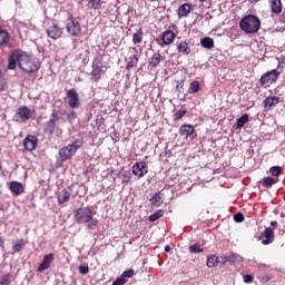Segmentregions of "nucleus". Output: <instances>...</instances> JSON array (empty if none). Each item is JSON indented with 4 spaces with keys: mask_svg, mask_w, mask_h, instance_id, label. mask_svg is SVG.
Segmentation results:
<instances>
[{
    "mask_svg": "<svg viewBox=\"0 0 285 285\" xmlns=\"http://www.w3.org/2000/svg\"><path fill=\"white\" fill-rule=\"evenodd\" d=\"M17 63L23 72L32 73L38 72V70L41 68V61L38 60V58H35L28 52L23 50H13L8 58V69L14 70L17 68Z\"/></svg>",
    "mask_w": 285,
    "mask_h": 285,
    "instance_id": "obj_1",
    "label": "nucleus"
},
{
    "mask_svg": "<svg viewBox=\"0 0 285 285\" xmlns=\"http://www.w3.org/2000/svg\"><path fill=\"white\" fill-rule=\"evenodd\" d=\"M75 219L78 224H86L88 230H95L99 225V219L92 217V209L89 207L78 208L75 214Z\"/></svg>",
    "mask_w": 285,
    "mask_h": 285,
    "instance_id": "obj_2",
    "label": "nucleus"
},
{
    "mask_svg": "<svg viewBox=\"0 0 285 285\" xmlns=\"http://www.w3.org/2000/svg\"><path fill=\"white\" fill-rule=\"evenodd\" d=\"M239 28L246 35H255L262 28V21L255 14H247L239 21Z\"/></svg>",
    "mask_w": 285,
    "mask_h": 285,
    "instance_id": "obj_3",
    "label": "nucleus"
},
{
    "mask_svg": "<svg viewBox=\"0 0 285 285\" xmlns=\"http://www.w3.org/2000/svg\"><path fill=\"white\" fill-rule=\"evenodd\" d=\"M79 148H81V140H76L72 144L60 148L59 157L61 161H69L72 159V157L77 155V150H79Z\"/></svg>",
    "mask_w": 285,
    "mask_h": 285,
    "instance_id": "obj_4",
    "label": "nucleus"
},
{
    "mask_svg": "<svg viewBox=\"0 0 285 285\" xmlns=\"http://www.w3.org/2000/svg\"><path fill=\"white\" fill-rule=\"evenodd\" d=\"M66 29L71 37H79L81 35V23L77 21V18L69 16L66 22Z\"/></svg>",
    "mask_w": 285,
    "mask_h": 285,
    "instance_id": "obj_5",
    "label": "nucleus"
},
{
    "mask_svg": "<svg viewBox=\"0 0 285 285\" xmlns=\"http://www.w3.org/2000/svg\"><path fill=\"white\" fill-rule=\"evenodd\" d=\"M13 119L19 124H26V121H29V119H32V112L27 106H21L17 109Z\"/></svg>",
    "mask_w": 285,
    "mask_h": 285,
    "instance_id": "obj_6",
    "label": "nucleus"
},
{
    "mask_svg": "<svg viewBox=\"0 0 285 285\" xmlns=\"http://www.w3.org/2000/svg\"><path fill=\"white\" fill-rule=\"evenodd\" d=\"M279 75H282V71H278L277 69L267 71L261 77L262 86H266V83H273V81H277V79H279Z\"/></svg>",
    "mask_w": 285,
    "mask_h": 285,
    "instance_id": "obj_7",
    "label": "nucleus"
},
{
    "mask_svg": "<svg viewBox=\"0 0 285 285\" xmlns=\"http://www.w3.org/2000/svg\"><path fill=\"white\" fill-rule=\"evenodd\" d=\"M130 56L125 59L127 62L126 70H130L139 63V53H137V48H130L129 49Z\"/></svg>",
    "mask_w": 285,
    "mask_h": 285,
    "instance_id": "obj_8",
    "label": "nucleus"
},
{
    "mask_svg": "<svg viewBox=\"0 0 285 285\" xmlns=\"http://www.w3.org/2000/svg\"><path fill=\"white\" fill-rule=\"evenodd\" d=\"M62 36H63V28L58 27V24H51L50 27H48L47 37H49L50 39H53L55 41H57V39H61Z\"/></svg>",
    "mask_w": 285,
    "mask_h": 285,
    "instance_id": "obj_9",
    "label": "nucleus"
},
{
    "mask_svg": "<svg viewBox=\"0 0 285 285\" xmlns=\"http://www.w3.org/2000/svg\"><path fill=\"white\" fill-rule=\"evenodd\" d=\"M67 97H68V104L70 108H79L80 106V101H79V94H77L76 89H69L66 92Z\"/></svg>",
    "mask_w": 285,
    "mask_h": 285,
    "instance_id": "obj_10",
    "label": "nucleus"
},
{
    "mask_svg": "<svg viewBox=\"0 0 285 285\" xmlns=\"http://www.w3.org/2000/svg\"><path fill=\"white\" fill-rule=\"evenodd\" d=\"M265 238V239H264ZM259 239L262 240L263 246H268V244H273L275 239V232L273 228L267 227L265 230L261 234Z\"/></svg>",
    "mask_w": 285,
    "mask_h": 285,
    "instance_id": "obj_11",
    "label": "nucleus"
},
{
    "mask_svg": "<svg viewBox=\"0 0 285 285\" xmlns=\"http://www.w3.org/2000/svg\"><path fill=\"white\" fill-rule=\"evenodd\" d=\"M132 174L136 175V177H138L139 179H141L144 175H148V165H146V163L144 161L136 163L132 166Z\"/></svg>",
    "mask_w": 285,
    "mask_h": 285,
    "instance_id": "obj_12",
    "label": "nucleus"
},
{
    "mask_svg": "<svg viewBox=\"0 0 285 285\" xmlns=\"http://www.w3.org/2000/svg\"><path fill=\"white\" fill-rule=\"evenodd\" d=\"M235 262H244V258L239 256V254L235 253L220 256V266H226V264H235Z\"/></svg>",
    "mask_w": 285,
    "mask_h": 285,
    "instance_id": "obj_13",
    "label": "nucleus"
},
{
    "mask_svg": "<svg viewBox=\"0 0 285 285\" xmlns=\"http://www.w3.org/2000/svg\"><path fill=\"white\" fill-rule=\"evenodd\" d=\"M39 144V138L37 136L28 135L23 140L24 149L29 153H32L35 148H37V145Z\"/></svg>",
    "mask_w": 285,
    "mask_h": 285,
    "instance_id": "obj_14",
    "label": "nucleus"
},
{
    "mask_svg": "<svg viewBox=\"0 0 285 285\" xmlns=\"http://www.w3.org/2000/svg\"><path fill=\"white\" fill-rule=\"evenodd\" d=\"M55 262V254H47L43 256L42 262L38 266L37 271L38 273H43V271H48L50 268V265Z\"/></svg>",
    "mask_w": 285,
    "mask_h": 285,
    "instance_id": "obj_15",
    "label": "nucleus"
},
{
    "mask_svg": "<svg viewBox=\"0 0 285 285\" xmlns=\"http://www.w3.org/2000/svg\"><path fill=\"white\" fill-rule=\"evenodd\" d=\"M72 193V187H67L63 189V191H60L58 194V204H66L70 202V195Z\"/></svg>",
    "mask_w": 285,
    "mask_h": 285,
    "instance_id": "obj_16",
    "label": "nucleus"
},
{
    "mask_svg": "<svg viewBox=\"0 0 285 285\" xmlns=\"http://www.w3.org/2000/svg\"><path fill=\"white\" fill-rule=\"evenodd\" d=\"M175 37H177V35L173 32V30H166L165 32H163L161 41L164 46H170V43L175 41Z\"/></svg>",
    "mask_w": 285,
    "mask_h": 285,
    "instance_id": "obj_17",
    "label": "nucleus"
},
{
    "mask_svg": "<svg viewBox=\"0 0 285 285\" xmlns=\"http://www.w3.org/2000/svg\"><path fill=\"white\" fill-rule=\"evenodd\" d=\"M191 10H193V4L190 3L181 4L177 10L178 19H181L183 17H188Z\"/></svg>",
    "mask_w": 285,
    "mask_h": 285,
    "instance_id": "obj_18",
    "label": "nucleus"
},
{
    "mask_svg": "<svg viewBox=\"0 0 285 285\" xmlns=\"http://www.w3.org/2000/svg\"><path fill=\"white\" fill-rule=\"evenodd\" d=\"M263 104L267 110H273V108L279 104V97H267L264 99Z\"/></svg>",
    "mask_w": 285,
    "mask_h": 285,
    "instance_id": "obj_19",
    "label": "nucleus"
},
{
    "mask_svg": "<svg viewBox=\"0 0 285 285\" xmlns=\"http://www.w3.org/2000/svg\"><path fill=\"white\" fill-rule=\"evenodd\" d=\"M9 189L11 190V193H13V195H22L23 190H26L23 184L19 181H11L9 185Z\"/></svg>",
    "mask_w": 285,
    "mask_h": 285,
    "instance_id": "obj_20",
    "label": "nucleus"
},
{
    "mask_svg": "<svg viewBox=\"0 0 285 285\" xmlns=\"http://www.w3.org/2000/svg\"><path fill=\"white\" fill-rule=\"evenodd\" d=\"M179 132L181 137H190V135L195 134V127L193 125H181L179 128Z\"/></svg>",
    "mask_w": 285,
    "mask_h": 285,
    "instance_id": "obj_21",
    "label": "nucleus"
},
{
    "mask_svg": "<svg viewBox=\"0 0 285 285\" xmlns=\"http://www.w3.org/2000/svg\"><path fill=\"white\" fill-rule=\"evenodd\" d=\"M10 45V33L8 30H0V48H6Z\"/></svg>",
    "mask_w": 285,
    "mask_h": 285,
    "instance_id": "obj_22",
    "label": "nucleus"
},
{
    "mask_svg": "<svg viewBox=\"0 0 285 285\" xmlns=\"http://www.w3.org/2000/svg\"><path fill=\"white\" fill-rule=\"evenodd\" d=\"M57 128H58V126L55 120H48L45 124V132H46V135H49V137H52V135H55V130H57Z\"/></svg>",
    "mask_w": 285,
    "mask_h": 285,
    "instance_id": "obj_23",
    "label": "nucleus"
},
{
    "mask_svg": "<svg viewBox=\"0 0 285 285\" xmlns=\"http://www.w3.org/2000/svg\"><path fill=\"white\" fill-rule=\"evenodd\" d=\"M207 266L208 268H215V266H222V257H217L216 255L207 256Z\"/></svg>",
    "mask_w": 285,
    "mask_h": 285,
    "instance_id": "obj_24",
    "label": "nucleus"
},
{
    "mask_svg": "<svg viewBox=\"0 0 285 285\" xmlns=\"http://www.w3.org/2000/svg\"><path fill=\"white\" fill-rule=\"evenodd\" d=\"M200 46L206 50H213V48H215V40L210 37H204L200 39Z\"/></svg>",
    "mask_w": 285,
    "mask_h": 285,
    "instance_id": "obj_25",
    "label": "nucleus"
},
{
    "mask_svg": "<svg viewBox=\"0 0 285 285\" xmlns=\"http://www.w3.org/2000/svg\"><path fill=\"white\" fill-rule=\"evenodd\" d=\"M104 72H106V67L98 63L92 65V71H91L92 77H96V79H99L101 75H104Z\"/></svg>",
    "mask_w": 285,
    "mask_h": 285,
    "instance_id": "obj_26",
    "label": "nucleus"
},
{
    "mask_svg": "<svg viewBox=\"0 0 285 285\" xmlns=\"http://www.w3.org/2000/svg\"><path fill=\"white\" fill-rule=\"evenodd\" d=\"M271 10L274 14L282 12V0H269Z\"/></svg>",
    "mask_w": 285,
    "mask_h": 285,
    "instance_id": "obj_27",
    "label": "nucleus"
},
{
    "mask_svg": "<svg viewBox=\"0 0 285 285\" xmlns=\"http://www.w3.org/2000/svg\"><path fill=\"white\" fill-rule=\"evenodd\" d=\"M177 50L178 52L188 56L190 53V45H188L186 41H180L177 46Z\"/></svg>",
    "mask_w": 285,
    "mask_h": 285,
    "instance_id": "obj_28",
    "label": "nucleus"
},
{
    "mask_svg": "<svg viewBox=\"0 0 285 285\" xmlns=\"http://www.w3.org/2000/svg\"><path fill=\"white\" fill-rule=\"evenodd\" d=\"M159 63H161V53L156 52L153 55V57L149 60V66L151 68H157V66H159Z\"/></svg>",
    "mask_w": 285,
    "mask_h": 285,
    "instance_id": "obj_29",
    "label": "nucleus"
},
{
    "mask_svg": "<svg viewBox=\"0 0 285 285\" xmlns=\"http://www.w3.org/2000/svg\"><path fill=\"white\" fill-rule=\"evenodd\" d=\"M248 118H249V115L248 114H245L243 115L242 117H239L237 120H236V129L237 130H242V128L244 126H246V124H248Z\"/></svg>",
    "mask_w": 285,
    "mask_h": 285,
    "instance_id": "obj_30",
    "label": "nucleus"
},
{
    "mask_svg": "<svg viewBox=\"0 0 285 285\" xmlns=\"http://www.w3.org/2000/svg\"><path fill=\"white\" fill-rule=\"evenodd\" d=\"M153 206H160L164 204V197L161 191L155 193L153 198L150 199Z\"/></svg>",
    "mask_w": 285,
    "mask_h": 285,
    "instance_id": "obj_31",
    "label": "nucleus"
},
{
    "mask_svg": "<svg viewBox=\"0 0 285 285\" xmlns=\"http://www.w3.org/2000/svg\"><path fill=\"white\" fill-rule=\"evenodd\" d=\"M202 90V87L199 86V81L194 80L189 85V95H197Z\"/></svg>",
    "mask_w": 285,
    "mask_h": 285,
    "instance_id": "obj_32",
    "label": "nucleus"
},
{
    "mask_svg": "<svg viewBox=\"0 0 285 285\" xmlns=\"http://www.w3.org/2000/svg\"><path fill=\"white\" fill-rule=\"evenodd\" d=\"M277 181H278L277 178H273V177L268 176L263 179V186L265 188H271L272 186H275V184H277Z\"/></svg>",
    "mask_w": 285,
    "mask_h": 285,
    "instance_id": "obj_33",
    "label": "nucleus"
},
{
    "mask_svg": "<svg viewBox=\"0 0 285 285\" xmlns=\"http://www.w3.org/2000/svg\"><path fill=\"white\" fill-rule=\"evenodd\" d=\"M24 246H26V243H23V239L17 240L12 246V250L14 253H21V250H23Z\"/></svg>",
    "mask_w": 285,
    "mask_h": 285,
    "instance_id": "obj_34",
    "label": "nucleus"
},
{
    "mask_svg": "<svg viewBox=\"0 0 285 285\" xmlns=\"http://www.w3.org/2000/svg\"><path fill=\"white\" fill-rule=\"evenodd\" d=\"M122 184H128L132 179V173L130 170H125L120 174Z\"/></svg>",
    "mask_w": 285,
    "mask_h": 285,
    "instance_id": "obj_35",
    "label": "nucleus"
},
{
    "mask_svg": "<svg viewBox=\"0 0 285 285\" xmlns=\"http://www.w3.org/2000/svg\"><path fill=\"white\" fill-rule=\"evenodd\" d=\"M161 217H164V210L159 209L149 216V222H157V219H161Z\"/></svg>",
    "mask_w": 285,
    "mask_h": 285,
    "instance_id": "obj_36",
    "label": "nucleus"
},
{
    "mask_svg": "<svg viewBox=\"0 0 285 285\" xmlns=\"http://www.w3.org/2000/svg\"><path fill=\"white\" fill-rule=\"evenodd\" d=\"M284 170L282 169L281 166H273L269 168V173L272 174L273 177H279Z\"/></svg>",
    "mask_w": 285,
    "mask_h": 285,
    "instance_id": "obj_37",
    "label": "nucleus"
},
{
    "mask_svg": "<svg viewBox=\"0 0 285 285\" xmlns=\"http://www.w3.org/2000/svg\"><path fill=\"white\" fill-rule=\"evenodd\" d=\"M144 32L141 31V28L139 29V32H136L132 35V42L134 43H141L144 39Z\"/></svg>",
    "mask_w": 285,
    "mask_h": 285,
    "instance_id": "obj_38",
    "label": "nucleus"
},
{
    "mask_svg": "<svg viewBox=\"0 0 285 285\" xmlns=\"http://www.w3.org/2000/svg\"><path fill=\"white\" fill-rule=\"evenodd\" d=\"M189 253L197 254V253H204V248L199 247V245H190L189 246Z\"/></svg>",
    "mask_w": 285,
    "mask_h": 285,
    "instance_id": "obj_39",
    "label": "nucleus"
},
{
    "mask_svg": "<svg viewBox=\"0 0 285 285\" xmlns=\"http://www.w3.org/2000/svg\"><path fill=\"white\" fill-rule=\"evenodd\" d=\"M185 115H188V110H178L174 115V121H179V119H181V117H185Z\"/></svg>",
    "mask_w": 285,
    "mask_h": 285,
    "instance_id": "obj_40",
    "label": "nucleus"
},
{
    "mask_svg": "<svg viewBox=\"0 0 285 285\" xmlns=\"http://www.w3.org/2000/svg\"><path fill=\"white\" fill-rule=\"evenodd\" d=\"M89 3H91V8L94 10H100L101 8V0H88Z\"/></svg>",
    "mask_w": 285,
    "mask_h": 285,
    "instance_id": "obj_41",
    "label": "nucleus"
},
{
    "mask_svg": "<svg viewBox=\"0 0 285 285\" xmlns=\"http://www.w3.org/2000/svg\"><path fill=\"white\" fill-rule=\"evenodd\" d=\"M78 271L80 275H88L90 273V267H88V265H80Z\"/></svg>",
    "mask_w": 285,
    "mask_h": 285,
    "instance_id": "obj_42",
    "label": "nucleus"
},
{
    "mask_svg": "<svg viewBox=\"0 0 285 285\" xmlns=\"http://www.w3.org/2000/svg\"><path fill=\"white\" fill-rule=\"evenodd\" d=\"M77 118V111L76 110H69L67 114V119L69 122L75 121V119Z\"/></svg>",
    "mask_w": 285,
    "mask_h": 285,
    "instance_id": "obj_43",
    "label": "nucleus"
},
{
    "mask_svg": "<svg viewBox=\"0 0 285 285\" xmlns=\"http://www.w3.org/2000/svg\"><path fill=\"white\" fill-rule=\"evenodd\" d=\"M245 217L244 214L242 213H237L234 215V222H236V224H242V222H244Z\"/></svg>",
    "mask_w": 285,
    "mask_h": 285,
    "instance_id": "obj_44",
    "label": "nucleus"
},
{
    "mask_svg": "<svg viewBox=\"0 0 285 285\" xmlns=\"http://www.w3.org/2000/svg\"><path fill=\"white\" fill-rule=\"evenodd\" d=\"M132 275H135V271L128 269V271H125L120 277H122V279H126V277L129 278V277H132Z\"/></svg>",
    "mask_w": 285,
    "mask_h": 285,
    "instance_id": "obj_45",
    "label": "nucleus"
},
{
    "mask_svg": "<svg viewBox=\"0 0 285 285\" xmlns=\"http://www.w3.org/2000/svg\"><path fill=\"white\" fill-rule=\"evenodd\" d=\"M126 282H128V279L120 276L116 281H114V283L111 285H124V284H126Z\"/></svg>",
    "mask_w": 285,
    "mask_h": 285,
    "instance_id": "obj_46",
    "label": "nucleus"
},
{
    "mask_svg": "<svg viewBox=\"0 0 285 285\" xmlns=\"http://www.w3.org/2000/svg\"><path fill=\"white\" fill-rule=\"evenodd\" d=\"M0 284L1 285H10V276L9 275L2 276V278L0 279Z\"/></svg>",
    "mask_w": 285,
    "mask_h": 285,
    "instance_id": "obj_47",
    "label": "nucleus"
},
{
    "mask_svg": "<svg viewBox=\"0 0 285 285\" xmlns=\"http://www.w3.org/2000/svg\"><path fill=\"white\" fill-rule=\"evenodd\" d=\"M49 121H59V112H57V110H53L51 114V118L49 119Z\"/></svg>",
    "mask_w": 285,
    "mask_h": 285,
    "instance_id": "obj_48",
    "label": "nucleus"
},
{
    "mask_svg": "<svg viewBox=\"0 0 285 285\" xmlns=\"http://www.w3.org/2000/svg\"><path fill=\"white\" fill-rule=\"evenodd\" d=\"M176 90L178 92H181V90H184V80L177 82Z\"/></svg>",
    "mask_w": 285,
    "mask_h": 285,
    "instance_id": "obj_49",
    "label": "nucleus"
},
{
    "mask_svg": "<svg viewBox=\"0 0 285 285\" xmlns=\"http://www.w3.org/2000/svg\"><path fill=\"white\" fill-rule=\"evenodd\" d=\"M244 282L245 284H250V282H253V275H245L244 276Z\"/></svg>",
    "mask_w": 285,
    "mask_h": 285,
    "instance_id": "obj_50",
    "label": "nucleus"
},
{
    "mask_svg": "<svg viewBox=\"0 0 285 285\" xmlns=\"http://www.w3.org/2000/svg\"><path fill=\"white\" fill-rule=\"evenodd\" d=\"M165 253H170V245L165 246Z\"/></svg>",
    "mask_w": 285,
    "mask_h": 285,
    "instance_id": "obj_51",
    "label": "nucleus"
},
{
    "mask_svg": "<svg viewBox=\"0 0 285 285\" xmlns=\"http://www.w3.org/2000/svg\"><path fill=\"white\" fill-rule=\"evenodd\" d=\"M271 226H277V222L276 220L271 222Z\"/></svg>",
    "mask_w": 285,
    "mask_h": 285,
    "instance_id": "obj_52",
    "label": "nucleus"
},
{
    "mask_svg": "<svg viewBox=\"0 0 285 285\" xmlns=\"http://www.w3.org/2000/svg\"><path fill=\"white\" fill-rule=\"evenodd\" d=\"M3 244H4L3 239L0 238V246H1V248H3Z\"/></svg>",
    "mask_w": 285,
    "mask_h": 285,
    "instance_id": "obj_53",
    "label": "nucleus"
},
{
    "mask_svg": "<svg viewBox=\"0 0 285 285\" xmlns=\"http://www.w3.org/2000/svg\"><path fill=\"white\" fill-rule=\"evenodd\" d=\"M281 66H282V62L278 61L277 70H279Z\"/></svg>",
    "mask_w": 285,
    "mask_h": 285,
    "instance_id": "obj_54",
    "label": "nucleus"
},
{
    "mask_svg": "<svg viewBox=\"0 0 285 285\" xmlns=\"http://www.w3.org/2000/svg\"><path fill=\"white\" fill-rule=\"evenodd\" d=\"M200 3H204V2H206V1H208V0H198Z\"/></svg>",
    "mask_w": 285,
    "mask_h": 285,
    "instance_id": "obj_55",
    "label": "nucleus"
},
{
    "mask_svg": "<svg viewBox=\"0 0 285 285\" xmlns=\"http://www.w3.org/2000/svg\"><path fill=\"white\" fill-rule=\"evenodd\" d=\"M3 169V166L1 165V163H0V170H2Z\"/></svg>",
    "mask_w": 285,
    "mask_h": 285,
    "instance_id": "obj_56",
    "label": "nucleus"
},
{
    "mask_svg": "<svg viewBox=\"0 0 285 285\" xmlns=\"http://www.w3.org/2000/svg\"><path fill=\"white\" fill-rule=\"evenodd\" d=\"M0 30H3V28L1 27V24H0Z\"/></svg>",
    "mask_w": 285,
    "mask_h": 285,
    "instance_id": "obj_57",
    "label": "nucleus"
},
{
    "mask_svg": "<svg viewBox=\"0 0 285 285\" xmlns=\"http://www.w3.org/2000/svg\"><path fill=\"white\" fill-rule=\"evenodd\" d=\"M150 1H157V0H150Z\"/></svg>",
    "mask_w": 285,
    "mask_h": 285,
    "instance_id": "obj_58",
    "label": "nucleus"
}]
</instances>
